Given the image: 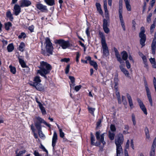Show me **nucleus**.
I'll list each match as a JSON object with an SVG mask.
<instances>
[{"label": "nucleus", "mask_w": 156, "mask_h": 156, "mask_svg": "<svg viewBox=\"0 0 156 156\" xmlns=\"http://www.w3.org/2000/svg\"><path fill=\"white\" fill-rule=\"evenodd\" d=\"M96 6L97 10L99 12V13L101 14L103 13V11L101 8V5L99 3H96Z\"/></svg>", "instance_id": "26"}, {"label": "nucleus", "mask_w": 156, "mask_h": 156, "mask_svg": "<svg viewBox=\"0 0 156 156\" xmlns=\"http://www.w3.org/2000/svg\"><path fill=\"white\" fill-rule=\"evenodd\" d=\"M34 154L35 156H41V155L40 154L39 152L36 151H34Z\"/></svg>", "instance_id": "59"}, {"label": "nucleus", "mask_w": 156, "mask_h": 156, "mask_svg": "<svg viewBox=\"0 0 156 156\" xmlns=\"http://www.w3.org/2000/svg\"><path fill=\"white\" fill-rule=\"evenodd\" d=\"M37 73H38L41 76H43L45 79L47 78V77L46 75L48 74V73L45 74L44 72H41L40 71H39V72H37Z\"/></svg>", "instance_id": "44"}, {"label": "nucleus", "mask_w": 156, "mask_h": 156, "mask_svg": "<svg viewBox=\"0 0 156 156\" xmlns=\"http://www.w3.org/2000/svg\"><path fill=\"white\" fill-rule=\"evenodd\" d=\"M144 83L145 88L147 95L150 105L151 106H153V101L151 96V94L149 88L148 87L146 79H144Z\"/></svg>", "instance_id": "7"}, {"label": "nucleus", "mask_w": 156, "mask_h": 156, "mask_svg": "<svg viewBox=\"0 0 156 156\" xmlns=\"http://www.w3.org/2000/svg\"><path fill=\"white\" fill-rule=\"evenodd\" d=\"M108 26L103 27V28L105 32L108 34L110 32V30L108 27Z\"/></svg>", "instance_id": "42"}, {"label": "nucleus", "mask_w": 156, "mask_h": 156, "mask_svg": "<svg viewBox=\"0 0 156 156\" xmlns=\"http://www.w3.org/2000/svg\"><path fill=\"white\" fill-rule=\"evenodd\" d=\"M26 152V151L23 150L22 151H20L19 153H18L20 156H22V155L23 154H24Z\"/></svg>", "instance_id": "63"}, {"label": "nucleus", "mask_w": 156, "mask_h": 156, "mask_svg": "<svg viewBox=\"0 0 156 156\" xmlns=\"http://www.w3.org/2000/svg\"><path fill=\"white\" fill-rule=\"evenodd\" d=\"M14 47L13 44H9L7 47V49L8 52H11L14 49Z\"/></svg>", "instance_id": "28"}, {"label": "nucleus", "mask_w": 156, "mask_h": 156, "mask_svg": "<svg viewBox=\"0 0 156 156\" xmlns=\"http://www.w3.org/2000/svg\"><path fill=\"white\" fill-rule=\"evenodd\" d=\"M41 148L44 151L46 152L47 153H48V151L45 149V147L42 144L41 145Z\"/></svg>", "instance_id": "64"}, {"label": "nucleus", "mask_w": 156, "mask_h": 156, "mask_svg": "<svg viewBox=\"0 0 156 156\" xmlns=\"http://www.w3.org/2000/svg\"><path fill=\"white\" fill-rule=\"evenodd\" d=\"M36 120L35 122V125L36 128L37 126H38L40 127H41V124L43 123L46 126L50 128L51 125L50 124H48L47 122L44 120L39 116H36L35 118Z\"/></svg>", "instance_id": "8"}, {"label": "nucleus", "mask_w": 156, "mask_h": 156, "mask_svg": "<svg viewBox=\"0 0 156 156\" xmlns=\"http://www.w3.org/2000/svg\"><path fill=\"white\" fill-rule=\"evenodd\" d=\"M20 7H28L31 4V2L29 0H22L20 2Z\"/></svg>", "instance_id": "13"}, {"label": "nucleus", "mask_w": 156, "mask_h": 156, "mask_svg": "<svg viewBox=\"0 0 156 156\" xmlns=\"http://www.w3.org/2000/svg\"><path fill=\"white\" fill-rule=\"evenodd\" d=\"M47 4L50 6H52L55 4L54 0H44Z\"/></svg>", "instance_id": "24"}, {"label": "nucleus", "mask_w": 156, "mask_h": 156, "mask_svg": "<svg viewBox=\"0 0 156 156\" xmlns=\"http://www.w3.org/2000/svg\"><path fill=\"white\" fill-rule=\"evenodd\" d=\"M131 117L133 125L135 126L136 125V118L135 115L133 113L132 114Z\"/></svg>", "instance_id": "39"}, {"label": "nucleus", "mask_w": 156, "mask_h": 156, "mask_svg": "<svg viewBox=\"0 0 156 156\" xmlns=\"http://www.w3.org/2000/svg\"><path fill=\"white\" fill-rule=\"evenodd\" d=\"M137 102L139 104V105L140 108L143 111L144 113L146 115H147V109L145 107V106L144 104L142 101L141 100L139 99H137Z\"/></svg>", "instance_id": "12"}, {"label": "nucleus", "mask_w": 156, "mask_h": 156, "mask_svg": "<svg viewBox=\"0 0 156 156\" xmlns=\"http://www.w3.org/2000/svg\"><path fill=\"white\" fill-rule=\"evenodd\" d=\"M81 86L80 85L76 86L75 87L74 89L76 91H78L81 88Z\"/></svg>", "instance_id": "52"}, {"label": "nucleus", "mask_w": 156, "mask_h": 156, "mask_svg": "<svg viewBox=\"0 0 156 156\" xmlns=\"http://www.w3.org/2000/svg\"><path fill=\"white\" fill-rule=\"evenodd\" d=\"M57 140L58 136L56 132L55 131H54L52 141V146L53 147V149H54L55 146L56 144L57 141Z\"/></svg>", "instance_id": "15"}, {"label": "nucleus", "mask_w": 156, "mask_h": 156, "mask_svg": "<svg viewBox=\"0 0 156 156\" xmlns=\"http://www.w3.org/2000/svg\"><path fill=\"white\" fill-rule=\"evenodd\" d=\"M104 8L105 15H108V11L107 9V6H104Z\"/></svg>", "instance_id": "54"}, {"label": "nucleus", "mask_w": 156, "mask_h": 156, "mask_svg": "<svg viewBox=\"0 0 156 156\" xmlns=\"http://www.w3.org/2000/svg\"><path fill=\"white\" fill-rule=\"evenodd\" d=\"M25 46V44L23 42H21L19 46V50L21 52H23L24 51L23 48Z\"/></svg>", "instance_id": "33"}, {"label": "nucleus", "mask_w": 156, "mask_h": 156, "mask_svg": "<svg viewBox=\"0 0 156 156\" xmlns=\"http://www.w3.org/2000/svg\"><path fill=\"white\" fill-rule=\"evenodd\" d=\"M88 111L90 113L92 114L93 116H94V112L95 110V108L90 107L89 106H88L87 107Z\"/></svg>", "instance_id": "30"}, {"label": "nucleus", "mask_w": 156, "mask_h": 156, "mask_svg": "<svg viewBox=\"0 0 156 156\" xmlns=\"http://www.w3.org/2000/svg\"><path fill=\"white\" fill-rule=\"evenodd\" d=\"M126 8L128 11H131V5L130 4V0H124Z\"/></svg>", "instance_id": "21"}, {"label": "nucleus", "mask_w": 156, "mask_h": 156, "mask_svg": "<svg viewBox=\"0 0 156 156\" xmlns=\"http://www.w3.org/2000/svg\"><path fill=\"white\" fill-rule=\"evenodd\" d=\"M69 78L70 79L71 82H75V79L73 76H69Z\"/></svg>", "instance_id": "57"}, {"label": "nucleus", "mask_w": 156, "mask_h": 156, "mask_svg": "<svg viewBox=\"0 0 156 156\" xmlns=\"http://www.w3.org/2000/svg\"><path fill=\"white\" fill-rule=\"evenodd\" d=\"M115 90H116L115 93H116V95L117 98L120 97L119 92L118 91V89H116Z\"/></svg>", "instance_id": "62"}, {"label": "nucleus", "mask_w": 156, "mask_h": 156, "mask_svg": "<svg viewBox=\"0 0 156 156\" xmlns=\"http://www.w3.org/2000/svg\"><path fill=\"white\" fill-rule=\"evenodd\" d=\"M122 59L125 61H126L128 57V54L125 51H123L121 53Z\"/></svg>", "instance_id": "25"}, {"label": "nucleus", "mask_w": 156, "mask_h": 156, "mask_svg": "<svg viewBox=\"0 0 156 156\" xmlns=\"http://www.w3.org/2000/svg\"><path fill=\"white\" fill-rule=\"evenodd\" d=\"M89 62L90 65L93 66L96 70L98 69V65L97 63L95 62L92 60Z\"/></svg>", "instance_id": "29"}, {"label": "nucleus", "mask_w": 156, "mask_h": 156, "mask_svg": "<svg viewBox=\"0 0 156 156\" xmlns=\"http://www.w3.org/2000/svg\"><path fill=\"white\" fill-rule=\"evenodd\" d=\"M70 66L69 64L68 65L65 69V73L66 74H68L69 72Z\"/></svg>", "instance_id": "45"}, {"label": "nucleus", "mask_w": 156, "mask_h": 156, "mask_svg": "<svg viewBox=\"0 0 156 156\" xmlns=\"http://www.w3.org/2000/svg\"><path fill=\"white\" fill-rule=\"evenodd\" d=\"M145 30L144 28L142 27L140 28V31L139 34V37L140 38V43L142 45V47L144 46L146 41V36L145 34Z\"/></svg>", "instance_id": "6"}, {"label": "nucleus", "mask_w": 156, "mask_h": 156, "mask_svg": "<svg viewBox=\"0 0 156 156\" xmlns=\"http://www.w3.org/2000/svg\"><path fill=\"white\" fill-rule=\"evenodd\" d=\"M120 22L121 23V26L122 27V28H123V30L124 31L126 30V28L125 25V23L123 20H120Z\"/></svg>", "instance_id": "48"}, {"label": "nucleus", "mask_w": 156, "mask_h": 156, "mask_svg": "<svg viewBox=\"0 0 156 156\" xmlns=\"http://www.w3.org/2000/svg\"><path fill=\"white\" fill-rule=\"evenodd\" d=\"M156 146V138H155L154 139L152 144L151 146V148L155 149Z\"/></svg>", "instance_id": "46"}, {"label": "nucleus", "mask_w": 156, "mask_h": 156, "mask_svg": "<svg viewBox=\"0 0 156 156\" xmlns=\"http://www.w3.org/2000/svg\"><path fill=\"white\" fill-rule=\"evenodd\" d=\"M34 81L35 83H37V85L39 84V83L41 82V80L40 79V77L38 76H37L34 77Z\"/></svg>", "instance_id": "36"}, {"label": "nucleus", "mask_w": 156, "mask_h": 156, "mask_svg": "<svg viewBox=\"0 0 156 156\" xmlns=\"http://www.w3.org/2000/svg\"><path fill=\"white\" fill-rule=\"evenodd\" d=\"M20 6L16 4L15 5L13 9L14 14L16 16H18L21 12V9Z\"/></svg>", "instance_id": "17"}, {"label": "nucleus", "mask_w": 156, "mask_h": 156, "mask_svg": "<svg viewBox=\"0 0 156 156\" xmlns=\"http://www.w3.org/2000/svg\"><path fill=\"white\" fill-rule=\"evenodd\" d=\"M21 56H19L18 57V58L19 60V62L20 64L21 67L23 68H26L27 67V66L24 60L23 59L20 58Z\"/></svg>", "instance_id": "18"}, {"label": "nucleus", "mask_w": 156, "mask_h": 156, "mask_svg": "<svg viewBox=\"0 0 156 156\" xmlns=\"http://www.w3.org/2000/svg\"><path fill=\"white\" fill-rule=\"evenodd\" d=\"M90 28L89 27H88L86 29V33L88 37H89L90 36V32L89 31Z\"/></svg>", "instance_id": "51"}, {"label": "nucleus", "mask_w": 156, "mask_h": 156, "mask_svg": "<svg viewBox=\"0 0 156 156\" xmlns=\"http://www.w3.org/2000/svg\"><path fill=\"white\" fill-rule=\"evenodd\" d=\"M156 33H155L154 35V37L153 39L152 42L151 44V49L152 51V53L153 55H154L155 53L156 49Z\"/></svg>", "instance_id": "14"}, {"label": "nucleus", "mask_w": 156, "mask_h": 156, "mask_svg": "<svg viewBox=\"0 0 156 156\" xmlns=\"http://www.w3.org/2000/svg\"><path fill=\"white\" fill-rule=\"evenodd\" d=\"M36 8L42 12H47L48 11L47 6L40 3H38L36 5Z\"/></svg>", "instance_id": "10"}, {"label": "nucleus", "mask_w": 156, "mask_h": 156, "mask_svg": "<svg viewBox=\"0 0 156 156\" xmlns=\"http://www.w3.org/2000/svg\"><path fill=\"white\" fill-rule=\"evenodd\" d=\"M150 61L154 68H156V63L155 59L154 58H151L149 59Z\"/></svg>", "instance_id": "27"}, {"label": "nucleus", "mask_w": 156, "mask_h": 156, "mask_svg": "<svg viewBox=\"0 0 156 156\" xmlns=\"http://www.w3.org/2000/svg\"><path fill=\"white\" fill-rule=\"evenodd\" d=\"M126 97L127 98L129 105L131 108H133V103L132 100L130 95L129 94L127 93L126 94Z\"/></svg>", "instance_id": "19"}, {"label": "nucleus", "mask_w": 156, "mask_h": 156, "mask_svg": "<svg viewBox=\"0 0 156 156\" xmlns=\"http://www.w3.org/2000/svg\"><path fill=\"white\" fill-rule=\"evenodd\" d=\"M101 122V119H99L97 123V128H98L99 127Z\"/></svg>", "instance_id": "60"}, {"label": "nucleus", "mask_w": 156, "mask_h": 156, "mask_svg": "<svg viewBox=\"0 0 156 156\" xmlns=\"http://www.w3.org/2000/svg\"><path fill=\"white\" fill-rule=\"evenodd\" d=\"M110 129L113 132L115 131L116 128L115 126L113 125H111L110 126Z\"/></svg>", "instance_id": "53"}, {"label": "nucleus", "mask_w": 156, "mask_h": 156, "mask_svg": "<svg viewBox=\"0 0 156 156\" xmlns=\"http://www.w3.org/2000/svg\"><path fill=\"white\" fill-rule=\"evenodd\" d=\"M36 128L38 130V133L39 136L41 137H44V135L43 134V133L41 131V127H40L38 126H37Z\"/></svg>", "instance_id": "22"}, {"label": "nucleus", "mask_w": 156, "mask_h": 156, "mask_svg": "<svg viewBox=\"0 0 156 156\" xmlns=\"http://www.w3.org/2000/svg\"><path fill=\"white\" fill-rule=\"evenodd\" d=\"M6 17L9 18L11 21H12L13 17L12 15V14L11 11L10 10H8L6 13Z\"/></svg>", "instance_id": "23"}, {"label": "nucleus", "mask_w": 156, "mask_h": 156, "mask_svg": "<svg viewBox=\"0 0 156 156\" xmlns=\"http://www.w3.org/2000/svg\"><path fill=\"white\" fill-rule=\"evenodd\" d=\"M70 59L69 58H64L61 59V61L62 62H67L69 61Z\"/></svg>", "instance_id": "56"}, {"label": "nucleus", "mask_w": 156, "mask_h": 156, "mask_svg": "<svg viewBox=\"0 0 156 156\" xmlns=\"http://www.w3.org/2000/svg\"><path fill=\"white\" fill-rule=\"evenodd\" d=\"M40 66L39 67L40 69L38 70L37 72H43L45 74L49 73L52 69L51 66L47 62L41 61L40 62Z\"/></svg>", "instance_id": "4"}, {"label": "nucleus", "mask_w": 156, "mask_h": 156, "mask_svg": "<svg viewBox=\"0 0 156 156\" xmlns=\"http://www.w3.org/2000/svg\"><path fill=\"white\" fill-rule=\"evenodd\" d=\"M80 55L79 52H76V60L77 63H78V62H79V59L80 56Z\"/></svg>", "instance_id": "47"}, {"label": "nucleus", "mask_w": 156, "mask_h": 156, "mask_svg": "<svg viewBox=\"0 0 156 156\" xmlns=\"http://www.w3.org/2000/svg\"><path fill=\"white\" fill-rule=\"evenodd\" d=\"M30 84L31 86L34 87H36L37 85V83H35L34 82L30 83Z\"/></svg>", "instance_id": "61"}, {"label": "nucleus", "mask_w": 156, "mask_h": 156, "mask_svg": "<svg viewBox=\"0 0 156 156\" xmlns=\"http://www.w3.org/2000/svg\"><path fill=\"white\" fill-rule=\"evenodd\" d=\"M60 136L61 138L64 136V133L62 132V129H60L59 130Z\"/></svg>", "instance_id": "49"}, {"label": "nucleus", "mask_w": 156, "mask_h": 156, "mask_svg": "<svg viewBox=\"0 0 156 156\" xmlns=\"http://www.w3.org/2000/svg\"><path fill=\"white\" fill-rule=\"evenodd\" d=\"M119 67L121 71L124 73L126 77H129V72L125 68H123L122 66H120Z\"/></svg>", "instance_id": "20"}, {"label": "nucleus", "mask_w": 156, "mask_h": 156, "mask_svg": "<svg viewBox=\"0 0 156 156\" xmlns=\"http://www.w3.org/2000/svg\"><path fill=\"white\" fill-rule=\"evenodd\" d=\"M129 126L127 125H125L124 126V130L123 131V133L124 134H126L129 133L128 130L129 129Z\"/></svg>", "instance_id": "41"}, {"label": "nucleus", "mask_w": 156, "mask_h": 156, "mask_svg": "<svg viewBox=\"0 0 156 156\" xmlns=\"http://www.w3.org/2000/svg\"><path fill=\"white\" fill-rule=\"evenodd\" d=\"M115 134L113 133H112L110 132H109V137L111 140H113L114 138Z\"/></svg>", "instance_id": "38"}, {"label": "nucleus", "mask_w": 156, "mask_h": 156, "mask_svg": "<svg viewBox=\"0 0 156 156\" xmlns=\"http://www.w3.org/2000/svg\"><path fill=\"white\" fill-rule=\"evenodd\" d=\"M137 102L139 104V105L140 108L143 111L144 113L146 115H147V109L145 107V106L144 104L142 101L141 100L139 99H137Z\"/></svg>", "instance_id": "11"}, {"label": "nucleus", "mask_w": 156, "mask_h": 156, "mask_svg": "<svg viewBox=\"0 0 156 156\" xmlns=\"http://www.w3.org/2000/svg\"><path fill=\"white\" fill-rule=\"evenodd\" d=\"M34 26L33 25L30 26L28 27V29L31 32H33L34 31Z\"/></svg>", "instance_id": "50"}, {"label": "nucleus", "mask_w": 156, "mask_h": 156, "mask_svg": "<svg viewBox=\"0 0 156 156\" xmlns=\"http://www.w3.org/2000/svg\"><path fill=\"white\" fill-rule=\"evenodd\" d=\"M41 110V111L43 115H45L46 114V112L45 110V108L43 106L42 104L39 106Z\"/></svg>", "instance_id": "32"}, {"label": "nucleus", "mask_w": 156, "mask_h": 156, "mask_svg": "<svg viewBox=\"0 0 156 156\" xmlns=\"http://www.w3.org/2000/svg\"><path fill=\"white\" fill-rule=\"evenodd\" d=\"M100 131H97L96 132L95 134L97 140H100L99 142H96V143H94L95 141L94 136L92 133H91L90 134V140L91 144L99 147H100L99 151H103V148L106 143L104 140V133L101 134L100 136Z\"/></svg>", "instance_id": "1"}, {"label": "nucleus", "mask_w": 156, "mask_h": 156, "mask_svg": "<svg viewBox=\"0 0 156 156\" xmlns=\"http://www.w3.org/2000/svg\"><path fill=\"white\" fill-rule=\"evenodd\" d=\"M156 23V21H154L153 22V23L151 25L150 27V32L152 33L154 32V29L155 27V24Z\"/></svg>", "instance_id": "34"}, {"label": "nucleus", "mask_w": 156, "mask_h": 156, "mask_svg": "<svg viewBox=\"0 0 156 156\" xmlns=\"http://www.w3.org/2000/svg\"><path fill=\"white\" fill-rule=\"evenodd\" d=\"M124 141L123 136L122 134H119L115 139V143L116 145V156H121V154L122 153V149L121 145Z\"/></svg>", "instance_id": "2"}, {"label": "nucleus", "mask_w": 156, "mask_h": 156, "mask_svg": "<svg viewBox=\"0 0 156 156\" xmlns=\"http://www.w3.org/2000/svg\"><path fill=\"white\" fill-rule=\"evenodd\" d=\"M114 50L115 52V55L116 57L117 60L121 64L124 63V62L122 60V59L121 58L120 54L118 51L117 49L114 47Z\"/></svg>", "instance_id": "16"}, {"label": "nucleus", "mask_w": 156, "mask_h": 156, "mask_svg": "<svg viewBox=\"0 0 156 156\" xmlns=\"http://www.w3.org/2000/svg\"><path fill=\"white\" fill-rule=\"evenodd\" d=\"M56 43L58 44L63 49H65L69 46V44L68 41H65L62 39L57 40Z\"/></svg>", "instance_id": "9"}, {"label": "nucleus", "mask_w": 156, "mask_h": 156, "mask_svg": "<svg viewBox=\"0 0 156 156\" xmlns=\"http://www.w3.org/2000/svg\"><path fill=\"white\" fill-rule=\"evenodd\" d=\"M26 37V34L24 32L21 33L20 35H19L18 37L19 39H21L22 38L24 39Z\"/></svg>", "instance_id": "43"}, {"label": "nucleus", "mask_w": 156, "mask_h": 156, "mask_svg": "<svg viewBox=\"0 0 156 156\" xmlns=\"http://www.w3.org/2000/svg\"><path fill=\"white\" fill-rule=\"evenodd\" d=\"M12 25V23L10 22H8L6 23L5 24V29L7 30H9L10 29V27H11Z\"/></svg>", "instance_id": "31"}, {"label": "nucleus", "mask_w": 156, "mask_h": 156, "mask_svg": "<svg viewBox=\"0 0 156 156\" xmlns=\"http://www.w3.org/2000/svg\"><path fill=\"white\" fill-rule=\"evenodd\" d=\"M126 67L128 69H129L131 67V65L130 63L128 60H126Z\"/></svg>", "instance_id": "55"}, {"label": "nucleus", "mask_w": 156, "mask_h": 156, "mask_svg": "<svg viewBox=\"0 0 156 156\" xmlns=\"http://www.w3.org/2000/svg\"><path fill=\"white\" fill-rule=\"evenodd\" d=\"M122 101L124 104H126V101L125 97L123 96H122Z\"/></svg>", "instance_id": "58"}, {"label": "nucleus", "mask_w": 156, "mask_h": 156, "mask_svg": "<svg viewBox=\"0 0 156 156\" xmlns=\"http://www.w3.org/2000/svg\"><path fill=\"white\" fill-rule=\"evenodd\" d=\"M46 44V49L47 52L49 54H47L45 52H44L43 54L44 55L49 56V54H52V51L53 48L52 45V44L51 42L50 39L47 37L45 39Z\"/></svg>", "instance_id": "5"}, {"label": "nucleus", "mask_w": 156, "mask_h": 156, "mask_svg": "<svg viewBox=\"0 0 156 156\" xmlns=\"http://www.w3.org/2000/svg\"><path fill=\"white\" fill-rule=\"evenodd\" d=\"M9 68L10 69L11 72L13 74H15L16 72V68L10 65L9 66Z\"/></svg>", "instance_id": "35"}, {"label": "nucleus", "mask_w": 156, "mask_h": 156, "mask_svg": "<svg viewBox=\"0 0 156 156\" xmlns=\"http://www.w3.org/2000/svg\"><path fill=\"white\" fill-rule=\"evenodd\" d=\"M155 149L151 148V150L150 152V156H154Z\"/></svg>", "instance_id": "40"}, {"label": "nucleus", "mask_w": 156, "mask_h": 156, "mask_svg": "<svg viewBox=\"0 0 156 156\" xmlns=\"http://www.w3.org/2000/svg\"><path fill=\"white\" fill-rule=\"evenodd\" d=\"M99 35L101 39V43L102 48L103 55L107 56L109 55V53L108 48L106 43L105 35L101 31L99 32Z\"/></svg>", "instance_id": "3"}, {"label": "nucleus", "mask_w": 156, "mask_h": 156, "mask_svg": "<svg viewBox=\"0 0 156 156\" xmlns=\"http://www.w3.org/2000/svg\"><path fill=\"white\" fill-rule=\"evenodd\" d=\"M109 26V20H108L104 19L103 20V27H106Z\"/></svg>", "instance_id": "37"}]
</instances>
